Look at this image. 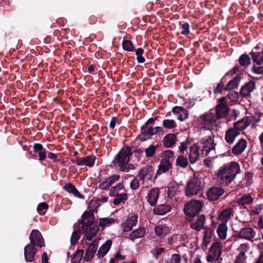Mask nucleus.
<instances>
[{
    "instance_id": "52",
    "label": "nucleus",
    "mask_w": 263,
    "mask_h": 263,
    "mask_svg": "<svg viewBox=\"0 0 263 263\" xmlns=\"http://www.w3.org/2000/svg\"><path fill=\"white\" fill-rule=\"evenodd\" d=\"M141 183V181L137 177V178H135L130 183V187L132 190H135L137 189L140 184Z\"/></svg>"
},
{
    "instance_id": "15",
    "label": "nucleus",
    "mask_w": 263,
    "mask_h": 263,
    "mask_svg": "<svg viewBox=\"0 0 263 263\" xmlns=\"http://www.w3.org/2000/svg\"><path fill=\"white\" fill-rule=\"evenodd\" d=\"M96 159V156L92 155L82 158H77L75 160H72V162L76 163L78 165H86L89 167H92L95 164Z\"/></svg>"
},
{
    "instance_id": "45",
    "label": "nucleus",
    "mask_w": 263,
    "mask_h": 263,
    "mask_svg": "<svg viewBox=\"0 0 263 263\" xmlns=\"http://www.w3.org/2000/svg\"><path fill=\"white\" fill-rule=\"evenodd\" d=\"M158 145L154 146V145H150L148 147L145 149V155L147 157H153L155 154L156 148Z\"/></svg>"
},
{
    "instance_id": "64",
    "label": "nucleus",
    "mask_w": 263,
    "mask_h": 263,
    "mask_svg": "<svg viewBox=\"0 0 263 263\" xmlns=\"http://www.w3.org/2000/svg\"><path fill=\"white\" fill-rule=\"evenodd\" d=\"M48 208V205L45 202H41L40 203L38 206H37V210L38 211H42L43 210H45Z\"/></svg>"
},
{
    "instance_id": "58",
    "label": "nucleus",
    "mask_w": 263,
    "mask_h": 263,
    "mask_svg": "<svg viewBox=\"0 0 263 263\" xmlns=\"http://www.w3.org/2000/svg\"><path fill=\"white\" fill-rule=\"evenodd\" d=\"M80 238V234L79 232H74L72 233L71 237V241L72 243H76Z\"/></svg>"
},
{
    "instance_id": "20",
    "label": "nucleus",
    "mask_w": 263,
    "mask_h": 263,
    "mask_svg": "<svg viewBox=\"0 0 263 263\" xmlns=\"http://www.w3.org/2000/svg\"><path fill=\"white\" fill-rule=\"evenodd\" d=\"M172 111L176 116L177 119L181 121H184L189 118L188 111L182 107H174Z\"/></svg>"
},
{
    "instance_id": "34",
    "label": "nucleus",
    "mask_w": 263,
    "mask_h": 263,
    "mask_svg": "<svg viewBox=\"0 0 263 263\" xmlns=\"http://www.w3.org/2000/svg\"><path fill=\"white\" fill-rule=\"evenodd\" d=\"M64 190L67 192L72 194L75 197L78 198H82V196L75 187V186L70 183H66L64 187Z\"/></svg>"
},
{
    "instance_id": "62",
    "label": "nucleus",
    "mask_w": 263,
    "mask_h": 263,
    "mask_svg": "<svg viewBox=\"0 0 263 263\" xmlns=\"http://www.w3.org/2000/svg\"><path fill=\"white\" fill-rule=\"evenodd\" d=\"M43 149V146L42 144L39 143H35L33 145L34 152L37 153Z\"/></svg>"
},
{
    "instance_id": "23",
    "label": "nucleus",
    "mask_w": 263,
    "mask_h": 263,
    "mask_svg": "<svg viewBox=\"0 0 263 263\" xmlns=\"http://www.w3.org/2000/svg\"><path fill=\"white\" fill-rule=\"evenodd\" d=\"M159 195V191L157 188L151 189L146 197L147 202L152 206L156 203Z\"/></svg>"
},
{
    "instance_id": "40",
    "label": "nucleus",
    "mask_w": 263,
    "mask_h": 263,
    "mask_svg": "<svg viewBox=\"0 0 263 263\" xmlns=\"http://www.w3.org/2000/svg\"><path fill=\"white\" fill-rule=\"evenodd\" d=\"M122 47L125 51L133 52L134 51V47L133 43L127 40H124L122 42Z\"/></svg>"
},
{
    "instance_id": "8",
    "label": "nucleus",
    "mask_w": 263,
    "mask_h": 263,
    "mask_svg": "<svg viewBox=\"0 0 263 263\" xmlns=\"http://www.w3.org/2000/svg\"><path fill=\"white\" fill-rule=\"evenodd\" d=\"M198 144L201 149L202 157L208 155L210 152L215 150V144L213 136H209L207 138H203Z\"/></svg>"
},
{
    "instance_id": "13",
    "label": "nucleus",
    "mask_w": 263,
    "mask_h": 263,
    "mask_svg": "<svg viewBox=\"0 0 263 263\" xmlns=\"http://www.w3.org/2000/svg\"><path fill=\"white\" fill-rule=\"evenodd\" d=\"M138 218L137 215L132 214L129 215L122 224L123 231L129 232L131 231L133 228L137 224Z\"/></svg>"
},
{
    "instance_id": "7",
    "label": "nucleus",
    "mask_w": 263,
    "mask_h": 263,
    "mask_svg": "<svg viewBox=\"0 0 263 263\" xmlns=\"http://www.w3.org/2000/svg\"><path fill=\"white\" fill-rule=\"evenodd\" d=\"M201 189V180L193 176L188 181L186 186L185 193L186 196L191 197L197 195Z\"/></svg>"
},
{
    "instance_id": "50",
    "label": "nucleus",
    "mask_w": 263,
    "mask_h": 263,
    "mask_svg": "<svg viewBox=\"0 0 263 263\" xmlns=\"http://www.w3.org/2000/svg\"><path fill=\"white\" fill-rule=\"evenodd\" d=\"M261 64H256L254 65L252 69L254 73L260 74L263 73V67L260 65Z\"/></svg>"
},
{
    "instance_id": "59",
    "label": "nucleus",
    "mask_w": 263,
    "mask_h": 263,
    "mask_svg": "<svg viewBox=\"0 0 263 263\" xmlns=\"http://www.w3.org/2000/svg\"><path fill=\"white\" fill-rule=\"evenodd\" d=\"M224 86L222 85V83H219L216 87L214 89V93H219L222 92V91L224 89Z\"/></svg>"
},
{
    "instance_id": "55",
    "label": "nucleus",
    "mask_w": 263,
    "mask_h": 263,
    "mask_svg": "<svg viewBox=\"0 0 263 263\" xmlns=\"http://www.w3.org/2000/svg\"><path fill=\"white\" fill-rule=\"evenodd\" d=\"M189 24L187 23H184L181 26V33L182 34H187L190 32Z\"/></svg>"
},
{
    "instance_id": "16",
    "label": "nucleus",
    "mask_w": 263,
    "mask_h": 263,
    "mask_svg": "<svg viewBox=\"0 0 263 263\" xmlns=\"http://www.w3.org/2000/svg\"><path fill=\"white\" fill-rule=\"evenodd\" d=\"M239 67L235 66L231 70V89L237 88L242 79Z\"/></svg>"
},
{
    "instance_id": "14",
    "label": "nucleus",
    "mask_w": 263,
    "mask_h": 263,
    "mask_svg": "<svg viewBox=\"0 0 263 263\" xmlns=\"http://www.w3.org/2000/svg\"><path fill=\"white\" fill-rule=\"evenodd\" d=\"M30 243L36 245L39 247L44 246V239L41 235V233L35 229H33L29 236Z\"/></svg>"
},
{
    "instance_id": "37",
    "label": "nucleus",
    "mask_w": 263,
    "mask_h": 263,
    "mask_svg": "<svg viewBox=\"0 0 263 263\" xmlns=\"http://www.w3.org/2000/svg\"><path fill=\"white\" fill-rule=\"evenodd\" d=\"M114 222L115 220L112 218H100L99 220V226L102 228V229H104V228L114 224Z\"/></svg>"
},
{
    "instance_id": "19",
    "label": "nucleus",
    "mask_w": 263,
    "mask_h": 263,
    "mask_svg": "<svg viewBox=\"0 0 263 263\" xmlns=\"http://www.w3.org/2000/svg\"><path fill=\"white\" fill-rule=\"evenodd\" d=\"M88 245L86 251V253L84 256V259L88 261L92 259L98 248V242L97 240H93L90 243H87Z\"/></svg>"
},
{
    "instance_id": "29",
    "label": "nucleus",
    "mask_w": 263,
    "mask_h": 263,
    "mask_svg": "<svg viewBox=\"0 0 263 263\" xmlns=\"http://www.w3.org/2000/svg\"><path fill=\"white\" fill-rule=\"evenodd\" d=\"M255 235V232L251 228H245L239 232V235L241 237L249 240L253 238Z\"/></svg>"
},
{
    "instance_id": "47",
    "label": "nucleus",
    "mask_w": 263,
    "mask_h": 263,
    "mask_svg": "<svg viewBox=\"0 0 263 263\" xmlns=\"http://www.w3.org/2000/svg\"><path fill=\"white\" fill-rule=\"evenodd\" d=\"M230 76L229 74H226L221 80L220 83H222V85L224 86V89H229V86L230 85V80H229Z\"/></svg>"
},
{
    "instance_id": "24",
    "label": "nucleus",
    "mask_w": 263,
    "mask_h": 263,
    "mask_svg": "<svg viewBox=\"0 0 263 263\" xmlns=\"http://www.w3.org/2000/svg\"><path fill=\"white\" fill-rule=\"evenodd\" d=\"M171 167L172 164L170 160L167 159H162L158 165L156 174L159 175L162 173H165L169 171Z\"/></svg>"
},
{
    "instance_id": "6",
    "label": "nucleus",
    "mask_w": 263,
    "mask_h": 263,
    "mask_svg": "<svg viewBox=\"0 0 263 263\" xmlns=\"http://www.w3.org/2000/svg\"><path fill=\"white\" fill-rule=\"evenodd\" d=\"M137 177L144 187L151 185L154 181V171L152 167L146 166L143 167L139 172Z\"/></svg>"
},
{
    "instance_id": "57",
    "label": "nucleus",
    "mask_w": 263,
    "mask_h": 263,
    "mask_svg": "<svg viewBox=\"0 0 263 263\" xmlns=\"http://www.w3.org/2000/svg\"><path fill=\"white\" fill-rule=\"evenodd\" d=\"M240 96L238 93L235 91L231 92V101L235 103L238 102L239 100Z\"/></svg>"
},
{
    "instance_id": "51",
    "label": "nucleus",
    "mask_w": 263,
    "mask_h": 263,
    "mask_svg": "<svg viewBox=\"0 0 263 263\" xmlns=\"http://www.w3.org/2000/svg\"><path fill=\"white\" fill-rule=\"evenodd\" d=\"M106 179L108 182V183H109V185L111 186L112 184L119 181L120 179V176L119 175H114L108 178H106Z\"/></svg>"
},
{
    "instance_id": "10",
    "label": "nucleus",
    "mask_w": 263,
    "mask_h": 263,
    "mask_svg": "<svg viewBox=\"0 0 263 263\" xmlns=\"http://www.w3.org/2000/svg\"><path fill=\"white\" fill-rule=\"evenodd\" d=\"M221 255V244L219 242H214L211 246L206 260L208 263H215Z\"/></svg>"
},
{
    "instance_id": "4",
    "label": "nucleus",
    "mask_w": 263,
    "mask_h": 263,
    "mask_svg": "<svg viewBox=\"0 0 263 263\" xmlns=\"http://www.w3.org/2000/svg\"><path fill=\"white\" fill-rule=\"evenodd\" d=\"M109 195L110 196L115 197L113 200V203L115 205H118L127 199L126 191L122 183H119L111 187Z\"/></svg>"
},
{
    "instance_id": "26",
    "label": "nucleus",
    "mask_w": 263,
    "mask_h": 263,
    "mask_svg": "<svg viewBox=\"0 0 263 263\" xmlns=\"http://www.w3.org/2000/svg\"><path fill=\"white\" fill-rule=\"evenodd\" d=\"M177 142V138L174 134H168L165 135L163 140V145L166 147L173 146Z\"/></svg>"
},
{
    "instance_id": "2",
    "label": "nucleus",
    "mask_w": 263,
    "mask_h": 263,
    "mask_svg": "<svg viewBox=\"0 0 263 263\" xmlns=\"http://www.w3.org/2000/svg\"><path fill=\"white\" fill-rule=\"evenodd\" d=\"M131 155L130 148L126 146L123 147L116 156L114 163L119 167L120 171L127 172L135 168L133 164L128 163Z\"/></svg>"
},
{
    "instance_id": "17",
    "label": "nucleus",
    "mask_w": 263,
    "mask_h": 263,
    "mask_svg": "<svg viewBox=\"0 0 263 263\" xmlns=\"http://www.w3.org/2000/svg\"><path fill=\"white\" fill-rule=\"evenodd\" d=\"M249 125V123L247 122L245 118L240 120L239 121L234 123V128L231 129V137H235L239 134V131L242 130L247 127ZM233 140L231 139V143H232Z\"/></svg>"
},
{
    "instance_id": "32",
    "label": "nucleus",
    "mask_w": 263,
    "mask_h": 263,
    "mask_svg": "<svg viewBox=\"0 0 263 263\" xmlns=\"http://www.w3.org/2000/svg\"><path fill=\"white\" fill-rule=\"evenodd\" d=\"M156 235L160 237H164L168 233V228L165 224H160L155 227Z\"/></svg>"
},
{
    "instance_id": "48",
    "label": "nucleus",
    "mask_w": 263,
    "mask_h": 263,
    "mask_svg": "<svg viewBox=\"0 0 263 263\" xmlns=\"http://www.w3.org/2000/svg\"><path fill=\"white\" fill-rule=\"evenodd\" d=\"M253 201V198L251 197V196L247 194L245 195L242 196L239 202L241 204H249Z\"/></svg>"
},
{
    "instance_id": "42",
    "label": "nucleus",
    "mask_w": 263,
    "mask_h": 263,
    "mask_svg": "<svg viewBox=\"0 0 263 263\" xmlns=\"http://www.w3.org/2000/svg\"><path fill=\"white\" fill-rule=\"evenodd\" d=\"M137 56V60L140 63H143L145 62V59L142 56L144 53V50L142 48H139L135 50Z\"/></svg>"
},
{
    "instance_id": "25",
    "label": "nucleus",
    "mask_w": 263,
    "mask_h": 263,
    "mask_svg": "<svg viewBox=\"0 0 263 263\" xmlns=\"http://www.w3.org/2000/svg\"><path fill=\"white\" fill-rule=\"evenodd\" d=\"M247 145V141L241 139L232 148V152L235 155H239L245 151Z\"/></svg>"
},
{
    "instance_id": "30",
    "label": "nucleus",
    "mask_w": 263,
    "mask_h": 263,
    "mask_svg": "<svg viewBox=\"0 0 263 263\" xmlns=\"http://www.w3.org/2000/svg\"><path fill=\"white\" fill-rule=\"evenodd\" d=\"M205 222V217L203 215L199 216L196 221L191 223V228L197 231L203 228Z\"/></svg>"
},
{
    "instance_id": "5",
    "label": "nucleus",
    "mask_w": 263,
    "mask_h": 263,
    "mask_svg": "<svg viewBox=\"0 0 263 263\" xmlns=\"http://www.w3.org/2000/svg\"><path fill=\"white\" fill-rule=\"evenodd\" d=\"M203 206L201 200H192L186 203L184 208V212L189 219H192L199 214Z\"/></svg>"
},
{
    "instance_id": "11",
    "label": "nucleus",
    "mask_w": 263,
    "mask_h": 263,
    "mask_svg": "<svg viewBox=\"0 0 263 263\" xmlns=\"http://www.w3.org/2000/svg\"><path fill=\"white\" fill-rule=\"evenodd\" d=\"M214 110L218 120L227 116L229 111V108L227 105L226 97H222L219 100V104L216 106L215 109Z\"/></svg>"
},
{
    "instance_id": "18",
    "label": "nucleus",
    "mask_w": 263,
    "mask_h": 263,
    "mask_svg": "<svg viewBox=\"0 0 263 263\" xmlns=\"http://www.w3.org/2000/svg\"><path fill=\"white\" fill-rule=\"evenodd\" d=\"M189 156L191 163H195L199 159L200 156H202L201 149L198 143L190 147Z\"/></svg>"
},
{
    "instance_id": "38",
    "label": "nucleus",
    "mask_w": 263,
    "mask_h": 263,
    "mask_svg": "<svg viewBox=\"0 0 263 263\" xmlns=\"http://www.w3.org/2000/svg\"><path fill=\"white\" fill-rule=\"evenodd\" d=\"M162 126L166 129H172L176 127L177 125L175 120L172 119H164L162 122Z\"/></svg>"
},
{
    "instance_id": "21",
    "label": "nucleus",
    "mask_w": 263,
    "mask_h": 263,
    "mask_svg": "<svg viewBox=\"0 0 263 263\" xmlns=\"http://www.w3.org/2000/svg\"><path fill=\"white\" fill-rule=\"evenodd\" d=\"M36 253L35 245L28 244L24 248V255L25 260L27 262H32L33 260Z\"/></svg>"
},
{
    "instance_id": "35",
    "label": "nucleus",
    "mask_w": 263,
    "mask_h": 263,
    "mask_svg": "<svg viewBox=\"0 0 263 263\" xmlns=\"http://www.w3.org/2000/svg\"><path fill=\"white\" fill-rule=\"evenodd\" d=\"M261 114L258 112H256L254 115L250 116H247L245 118L249 123V125H252L254 126L260 120Z\"/></svg>"
},
{
    "instance_id": "49",
    "label": "nucleus",
    "mask_w": 263,
    "mask_h": 263,
    "mask_svg": "<svg viewBox=\"0 0 263 263\" xmlns=\"http://www.w3.org/2000/svg\"><path fill=\"white\" fill-rule=\"evenodd\" d=\"M110 186L106 178L100 179L99 187L101 190H106Z\"/></svg>"
},
{
    "instance_id": "33",
    "label": "nucleus",
    "mask_w": 263,
    "mask_h": 263,
    "mask_svg": "<svg viewBox=\"0 0 263 263\" xmlns=\"http://www.w3.org/2000/svg\"><path fill=\"white\" fill-rule=\"evenodd\" d=\"M111 243L112 241L110 240H108L100 248L98 252L99 257H103L108 252Z\"/></svg>"
},
{
    "instance_id": "43",
    "label": "nucleus",
    "mask_w": 263,
    "mask_h": 263,
    "mask_svg": "<svg viewBox=\"0 0 263 263\" xmlns=\"http://www.w3.org/2000/svg\"><path fill=\"white\" fill-rule=\"evenodd\" d=\"M177 185H171L168 187L167 195L169 198H173L175 196L178 192Z\"/></svg>"
},
{
    "instance_id": "63",
    "label": "nucleus",
    "mask_w": 263,
    "mask_h": 263,
    "mask_svg": "<svg viewBox=\"0 0 263 263\" xmlns=\"http://www.w3.org/2000/svg\"><path fill=\"white\" fill-rule=\"evenodd\" d=\"M164 159H167L168 160H170V159L173 158V153L170 150H167L164 152Z\"/></svg>"
},
{
    "instance_id": "44",
    "label": "nucleus",
    "mask_w": 263,
    "mask_h": 263,
    "mask_svg": "<svg viewBox=\"0 0 263 263\" xmlns=\"http://www.w3.org/2000/svg\"><path fill=\"white\" fill-rule=\"evenodd\" d=\"M230 218V211L229 209L223 211L219 216L218 219L224 222H227Z\"/></svg>"
},
{
    "instance_id": "31",
    "label": "nucleus",
    "mask_w": 263,
    "mask_h": 263,
    "mask_svg": "<svg viewBox=\"0 0 263 263\" xmlns=\"http://www.w3.org/2000/svg\"><path fill=\"white\" fill-rule=\"evenodd\" d=\"M145 234V229L143 228H140L133 231L129 235V239L132 241L140 238L144 236Z\"/></svg>"
},
{
    "instance_id": "3",
    "label": "nucleus",
    "mask_w": 263,
    "mask_h": 263,
    "mask_svg": "<svg viewBox=\"0 0 263 263\" xmlns=\"http://www.w3.org/2000/svg\"><path fill=\"white\" fill-rule=\"evenodd\" d=\"M198 121L202 128L210 131L216 129L218 125V119L213 109L201 115Z\"/></svg>"
},
{
    "instance_id": "61",
    "label": "nucleus",
    "mask_w": 263,
    "mask_h": 263,
    "mask_svg": "<svg viewBox=\"0 0 263 263\" xmlns=\"http://www.w3.org/2000/svg\"><path fill=\"white\" fill-rule=\"evenodd\" d=\"M36 153L38 154L39 156V160L41 161L44 160L46 158V152L44 149L41 151L37 152Z\"/></svg>"
},
{
    "instance_id": "9",
    "label": "nucleus",
    "mask_w": 263,
    "mask_h": 263,
    "mask_svg": "<svg viewBox=\"0 0 263 263\" xmlns=\"http://www.w3.org/2000/svg\"><path fill=\"white\" fill-rule=\"evenodd\" d=\"M217 177L220 183L228 185L230 182V164L227 163L217 170Z\"/></svg>"
},
{
    "instance_id": "28",
    "label": "nucleus",
    "mask_w": 263,
    "mask_h": 263,
    "mask_svg": "<svg viewBox=\"0 0 263 263\" xmlns=\"http://www.w3.org/2000/svg\"><path fill=\"white\" fill-rule=\"evenodd\" d=\"M255 87L254 82L250 81L241 87L240 92L242 96H247L254 90Z\"/></svg>"
},
{
    "instance_id": "22",
    "label": "nucleus",
    "mask_w": 263,
    "mask_h": 263,
    "mask_svg": "<svg viewBox=\"0 0 263 263\" xmlns=\"http://www.w3.org/2000/svg\"><path fill=\"white\" fill-rule=\"evenodd\" d=\"M223 194V190L220 187H212L209 189L206 193L208 199L214 201L217 200L219 197Z\"/></svg>"
},
{
    "instance_id": "53",
    "label": "nucleus",
    "mask_w": 263,
    "mask_h": 263,
    "mask_svg": "<svg viewBox=\"0 0 263 263\" xmlns=\"http://www.w3.org/2000/svg\"><path fill=\"white\" fill-rule=\"evenodd\" d=\"M245 259V252L241 251L237 257L235 263H244Z\"/></svg>"
},
{
    "instance_id": "27",
    "label": "nucleus",
    "mask_w": 263,
    "mask_h": 263,
    "mask_svg": "<svg viewBox=\"0 0 263 263\" xmlns=\"http://www.w3.org/2000/svg\"><path fill=\"white\" fill-rule=\"evenodd\" d=\"M171 210V206L168 204H159L154 208L153 212L155 215H163L169 212Z\"/></svg>"
},
{
    "instance_id": "54",
    "label": "nucleus",
    "mask_w": 263,
    "mask_h": 263,
    "mask_svg": "<svg viewBox=\"0 0 263 263\" xmlns=\"http://www.w3.org/2000/svg\"><path fill=\"white\" fill-rule=\"evenodd\" d=\"M164 251V249L163 248H155L153 250L152 253L156 258H158Z\"/></svg>"
},
{
    "instance_id": "56",
    "label": "nucleus",
    "mask_w": 263,
    "mask_h": 263,
    "mask_svg": "<svg viewBox=\"0 0 263 263\" xmlns=\"http://www.w3.org/2000/svg\"><path fill=\"white\" fill-rule=\"evenodd\" d=\"M189 144V142L188 140H185L182 142L180 143V146L179 147L180 152L181 153H183L187 149Z\"/></svg>"
},
{
    "instance_id": "46",
    "label": "nucleus",
    "mask_w": 263,
    "mask_h": 263,
    "mask_svg": "<svg viewBox=\"0 0 263 263\" xmlns=\"http://www.w3.org/2000/svg\"><path fill=\"white\" fill-rule=\"evenodd\" d=\"M239 63L243 66H247L250 63V58L247 54H242L239 59Z\"/></svg>"
},
{
    "instance_id": "36",
    "label": "nucleus",
    "mask_w": 263,
    "mask_h": 263,
    "mask_svg": "<svg viewBox=\"0 0 263 263\" xmlns=\"http://www.w3.org/2000/svg\"><path fill=\"white\" fill-rule=\"evenodd\" d=\"M228 227L225 223H221L218 226L217 232L221 239H224L227 236Z\"/></svg>"
},
{
    "instance_id": "39",
    "label": "nucleus",
    "mask_w": 263,
    "mask_h": 263,
    "mask_svg": "<svg viewBox=\"0 0 263 263\" xmlns=\"http://www.w3.org/2000/svg\"><path fill=\"white\" fill-rule=\"evenodd\" d=\"M240 172V168L239 164L236 162H231V181Z\"/></svg>"
},
{
    "instance_id": "1",
    "label": "nucleus",
    "mask_w": 263,
    "mask_h": 263,
    "mask_svg": "<svg viewBox=\"0 0 263 263\" xmlns=\"http://www.w3.org/2000/svg\"><path fill=\"white\" fill-rule=\"evenodd\" d=\"M81 223L86 239L91 240L99 229V227L95 223L93 214L89 211L84 212L82 216Z\"/></svg>"
},
{
    "instance_id": "60",
    "label": "nucleus",
    "mask_w": 263,
    "mask_h": 263,
    "mask_svg": "<svg viewBox=\"0 0 263 263\" xmlns=\"http://www.w3.org/2000/svg\"><path fill=\"white\" fill-rule=\"evenodd\" d=\"M180 257L178 254H174L172 256L171 263H180Z\"/></svg>"
},
{
    "instance_id": "41",
    "label": "nucleus",
    "mask_w": 263,
    "mask_h": 263,
    "mask_svg": "<svg viewBox=\"0 0 263 263\" xmlns=\"http://www.w3.org/2000/svg\"><path fill=\"white\" fill-rule=\"evenodd\" d=\"M176 164L183 168L186 167L188 165L187 158L184 156H179L176 159Z\"/></svg>"
},
{
    "instance_id": "12",
    "label": "nucleus",
    "mask_w": 263,
    "mask_h": 263,
    "mask_svg": "<svg viewBox=\"0 0 263 263\" xmlns=\"http://www.w3.org/2000/svg\"><path fill=\"white\" fill-rule=\"evenodd\" d=\"M162 131V128L160 126H156L155 127L143 126L141 129V132L139 135V139L141 141H145L149 139L152 136Z\"/></svg>"
}]
</instances>
